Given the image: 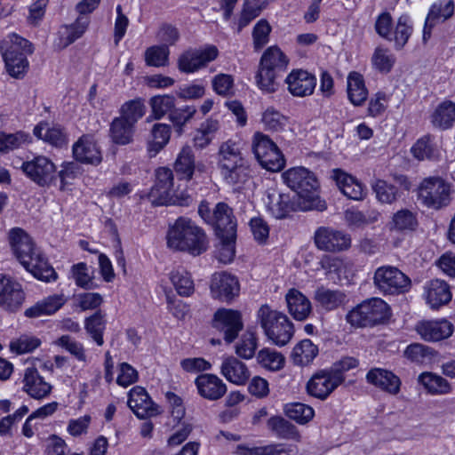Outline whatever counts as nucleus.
<instances>
[{
	"instance_id": "c9c22d12",
	"label": "nucleus",
	"mask_w": 455,
	"mask_h": 455,
	"mask_svg": "<svg viewBox=\"0 0 455 455\" xmlns=\"http://www.w3.org/2000/svg\"><path fill=\"white\" fill-rule=\"evenodd\" d=\"M418 383L431 395H445L452 392V385L443 376L424 371L418 376Z\"/></svg>"
},
{
	"instance_id": "774afa93",
	"label": "nucleus",
	"mask_w": 455,
	"mask_h": 455,
	"mask_svg": "<svg viewBox=\"0 0 455 455\" xmlns=\"http://www.w3.org/2000/svg\"><path fill=\"white\" fill-rule=\"evenodd\" d=\"M395 62L394 54L388 50L378 47L371 57V63L375 69L381 73H388Z\"/></svg>"
},
{
	"instance_id": "f3484780",
	"label": "nucleus",
	"mask_w": 455,
	"mask_h": 455,
	"mask_svg": "<svg viewBox=\"0 0 455 455\" xmlns=\"http://www.w3.org/2000/svg\"><path fill=\"white\" fill-rule=\"evenodd\" d=\"M416 332L427 342H438L450 338L454 325L445 318L421 320L415 325Z\"/></svg>"
},
{
	"instance_id": "13d9d810",
	"label": "nucleus",
	"mask_w": 455,
	"mask_h": 455,
	"mask_svg": "<svg viewBox=\"0 0 455 455\" xmlns=\"http://www.w3.org/2000/svg\"><path fill=\"white\" fill-rule=\"evenodd\" d=\"M266 5L267 3L263 0H244L237 23V30L241 31L252 20L258 17Z\"/></svg>"
},
{
	"instance_id": "e2e57ef3",
	"label": "nucleus",
	"mask_w": 455,
	"mask_h": 455,
	"mask_svg": "<svg viewBox=\"0 0 455 455\" xmlns=\"http://www.w3.org/2000/svg\"><path fill=\"white\" fill-rule=\"evenodd\" d=\"M41 343L42 342L38 338L23 334L12 339L9 347L12 353L22 355L33 352L41 345Z\"/></svg>"
},
{
	"instance_id": "5fc2aeb1",
	"label": "nucleus",
	"mask_w": 455,
	"mask_h": 455,
	"mask_svg": "<svg viewBox=\"0 0 455 455\" xmlns=\"http://www.w3.org/2000/svg\"><path fill=\"white\" fill-rule=\"evenodd\" d=\"M417 226L418 220L416 214L406 209L396 212L389 222L390 230L400 232L413 231Z\"/></svg>"
},
{
	"instance_id": "9d476101",
	"label": "nucleus",
	"mask_w": 455,
	"mask_h": 455,
	"mask_svg": "<svg viewBox=\"0 0 455 455\" xmlns=\"http://www.w3.org/2000/svg\"><path fill=\"white\" fill-rule=\"evenodd\" d=\"M252 148L260 165L270 171L278 172L285 164V159L277 145L269 136L256 132L253 136Z\"/></svg>"
},
{
	"instance_id": "603ef678",
	"label": "nucleus",
	"mask_w": 455,
	"mask_h": 455,
	"mask_svg": "<svg viewBox=\"0 0 455 455\" xmlns=\"http://www.w3.org/2000/svg\"><path fill=\"white\" fill-rule=\"evenodd\" d=\"M170 280L179 295L182 297H189L194 293V281L190 273L186 269L180 267L172 271L170 274Z\"/></svg>"
},
{
	"instance_id": "20e7f679",
	"label": "nucleus",
	"mask_w": 455,
	"mask_h": 455,
	"mask_svg": "<svg viewBox=\"0 0 455 455\" xmlns=\"http://www.w3.org/2000/svg\"><path fill=\"white\" fill-rule=\"evenodd\" d=\"M283 183L296 193L300 201L301 211L325 209L324 202L318 196L319 184L315 175L308 169L296 166L286 170L282 174Z\"/></svg>"
},
{
	"instance_id": "39448f33",
	"label": "nucleus",
	"mask_w": 455,
	"mask_h": 455,
	"mask_svg": "<svg viewBox=\"0 0 455 455\" xmlns=\"http://www.w3.org/2000/svg\"><path fill=\"white\" fill-rule=\"evenodd\" d=\"M0 47L6 72L16 79L24 77L29 67L28 55L34 51L32 44L27 39L12 34L3 40Z\"/></svg>"
},
{
	"instance_id": "79ce46f5",
	"label": "nucleus",
	"mask_w": 455,
	"mask_h": 455,
	"mask_svg": "<svg viewBox=\"0 0 455 455\" xmlns=\"http://www.w3.org/2000/svg\"><path fill=\"white\" fill-rule=\"evenodd\" d=\"M65 301L66 299L62 294L50 295L27 308L25 315L28 317H39L52 315L64 305Z\"/></svg>"
},
{
	"instance_id": "c756f323",
	"label": "nucleus",
	"mask_w": 455,
	"mask_h": 455,
	"mask_svg": "<svg viewBox=\"0 0 455 455\" xmlns=\"http://www.w3.org/2000/svg\"><path fill=\"white\" fill-rule=\"evenodd\" d=\"M284 299L289 314L296 321H305L311 314V301L299 290L295 288L289 289Z\"/></svg>"
},
{
	"instance_id": "f8f14e48",
	"label": "nucleus",
	"mask_w": 455,
	"mask_h": 455,
	"mask_svg": "<svg viewBox=\"0 0 455 455\" xmlns=\"http://www.w3.org/2000/svg\"><path fill=\"white\" fill-rule=\"evenodd\" d=\"M218 55V48L214 45L188 50L179 57V70L186 74L196 73L213 61Z\"/></svg>"
},
{
	"instance_id": "cd10ccee",
	"label": "nucleus",
	"mask_w": 455,
	"mask_h": 455,
	"mask_svg": "<svg viewBox=\"0 0 455 455\" xmlns=\"http://www.w3.org/2000/svg\"><path fill=\"white\" fill-rule=\"evenodd\" d=\"M300 201L295 202L288 194L271 193L267 195L266 207L275 219H284L292 212L301 211Z\"/></svg>"
},
{
	"instance_id": "e433bc0d",
	"label": "nucleus",
	"mask_w": 455,
	"mask_h": 455,
	"mask_svg": "<svg viewBox=\"0 0 455 455\" xmlns=\"http://www.w3.org/2000/svg\"><path fill=\"white\" fill-rule=\"evenodd\" d=\"M347 94L354 106H362L367 97L368 89L363 76L357 71H351L347 76Z\"/></svg>"
},
{
	"instance_id": "0eeeda50",
	"label": "nucleus",
	"mask_w": 455,
	"mask_h": 455,
	"mask_svg": "<svg viewBox=\"0 0 455 455\" xmlns=\"http://www.w3.org/2000/svg\"><path fill=\"white\" fill-rule=\"evenodd\" d=\"M452 185L441 176L423 179L417 189L420 204L434 211L449 206L452 200Z\"/></svg>"
},
{
	"instance_id": "a878e982",
	"label": "nucleus",
	"mask_w": 455,
	"mask_h": 455,
	"mask_svg": "<svg viewBox=\"0 0 455 455\" xmlns=\"http://www.w3.org/2000/svg\"><path fill=\"white\" fill-rule=\"evenodd\" d=\"M198 394L210 401L220 399L227 392V385L215 374L203 373L195 380Z\"/></svg>"
},
{
	"instance_id": "a18cd8bd",
	"label": "nucleus",
	"mask_w": 455,
	"mask_h": 455,
	"mask_svg": "<svg viewBox=\"0 0 455 455\" xmlns=\"http://www.w3.org/2000/svg\"><path fill=\"white\" fill-rule=\"evenodd\" d=\"M267 428L279 438L300 442L301 435L295 426L281 416H272L267 421Z\"/></svg>"
},
{
	"instance_id": "dca6fc26",
	"label": "nucleus",
	"mask_w": 455,
	"mask_h": 455,
	"mask_svg": "<svg viewBox=\"0 0 455 455\" xmlns=\"http://www.w3.org/2000/svg\"><path fill=\"white\" fill-rule=\"evenodd\" d=\"M314 241L317 249L324 251H341L351 245L348 235L328 227L318 228L315 232Z\"/></svg>"
},
{
	"instance_id": "2f4dec72",
	"label": "nucleus",
	"mask_w": 455,
	"mask_h": 455,
	"mask_svg": "<svg viewBox=\"0 0 455 455\" xmlns=\"http://www.w3.org/2000/svg\"><path fill=\"white\" fill-rule=\"evenodd\" d=\"M366 379L369 383L390 395H397L400 391L402 384L400 378L388 370L371 369L367 373Z\"/></svg>"
},
{
	"instance_id": "412c9836",
	"label": "nucleus",
	"mask_w": 455,
	"mask_h": 455,
	"mask_svg": "<svg viewBox=\"0 0 455 455\" xmlns=\"http://www.w3.org/2000/svg\"><path fill=\"white\" fill-rule=\"evenodd\" d=\"M128 406L140 419L155 417L160 413L159 407L151 400L142 387H133L128 394Z\"/></svg>"
},
{
	"instance_id": "c85d7f7f",
	"label": "nucleus",
	"mask_w": 455,
	"mask_h": 455,
	"mask_svg": "<svg viewBox=\"0 0 455 455\" xmlns=\"http://www.w3.org/2000/svg\"><path fill=\"white\" fill-rule=\"evenodd\" d=\"M22 390L34 399H43L52 391V386L44 380L35 367L24 371Z\"/></svg>"
},
{
	"instance_id": "6ab92c4d",
	"label": "nucleus",
	"mask_w": 455,
	"mask_h": 455,
	"mask_svg": "<svg viewBox=\"0 0 455 455\" xmlns=\"http://www.w3.org/2000/svg\"><path fill=\"white\" fill-rule=\"evenodd\" d=\"M287 91L297 98H304L314 93L316 86V77L307 70L292 69L284 80Z\"/></svg>"
},
{
	"instance_id": "4be33fe9",
	"label": "nucleus",
	"mask_w": 455,
	"mask_h": 455,
	"mask_svg": "<svg viewBox=\"0 0 455 455\" xmlns=\"http://www.w3.org/2000/svg\"><path fill=\"white\" fill-rule=\"evenodd\" d=\"M213 326L224 332L227 342H232L243 328L241 314L233 309L220 308L213 317Z\"/></svg>"
},
{
	"instance_id": "37998d69",
	"label": "nucleus",
	"mask_w": 455,
	"mask_h": 455,
	"mask_svg": "<svg viewBox=\"0 0 455 455\" xmlns=\"http://www.w3.org/2000/svg\"><path fill=\"white\" fill-rule=\"evenodd\" d=\"M171 132V126L167 124L157 123L153 125L147 143L150 156H156L169 143Z\"/></svg>"
},
{
	"instance_id": "b1692460",
	"label": "nucleus",
	"mask_w": 455,
	"mask_h": 455,
	"mask_svg": "<svg viewBox=\"0 0 455 455\" xmlns=\"http://www.w3.org/2000/svg\"><path fill=\"white\" fill-rule=\"evenodd\" d=\"M454 13L452 0H437L432 4L426 18L423 30V39L427 41L431 35V29L436 24L444 22Z\"/></svg>"
},
{
	"instance_id": "6e6552de",
	"label": "nucleus",
	"mask_w": 455,
	"mask_h": 455,
	"mask_svg": "<svg viewBox=\"0 0 455 455\" xmlns=\"http://www.w3.org/2000/svg\"><path fill=\"white\" fill-rule=\"evenodd\" d=\"M156 180L149 192V198L155 204L188 205L191 201L188 195L179 192L173 186V174L171 169L160 167L156 170Z\"/></svg>"
},
{
	"instance_id": "1a4fd4ad",
	"label": "nucleus",
	"mask_w": 455,
	"mask_h": 455,
	"mask_svg": "<svg viewBox=\"0 0 455 455\" xmlns=\"http://www.w3.org/2000/svg\"><path fill=\"white\" fill-rule=\"evenodd\" d=\"M389 315L388 305L379 298H372L352 308L346 319L352 326L367 327L385 322Z\"/></svg>"
},
{
	"instance_id": "4468645a",
	"label": "nucleus",
	"mask_w": 455,
	"mask_h": 455,
	"mask_svg": "<svg viewBox=\"0 0 455 455\" xmlns=\"http://www.w3.org/2000/svg\"><path fill=\"white\" fill-rule=\"evenodd\" d=\"M25 175L38 186H48L54 179L56 166L44 156H36L22 164Z\"/></svg>"
},
{
	"instance_id": "f257e3e1",
	"label": "nucleus",
	"mask_w": 455,
	"mask_h": 455,
	"mask_svg": "<svg viewBox=\"0 0 455 455\" xmlns=\"http://www.w3.org/2000/svg\"><path fill=\"white\" fill-rule=\"evenodd\" d=\"M9 241L16 259L35 278L44 283L57 280L58 275L55 269L23 229L19 228L11 229Z\"/></svg>"
},
{
	"instance_id": "8fccbe9b",
	"label": "nucleus",
	"mask_w": 455,
	"mask_h": 455,
	"mask_svg": "<svg viewBox=\"0 0 455 455\" xmlns=\"http://www.w3.org/2000/svg\"><path fill=\"white\" fill-rule=\"evenodd\" d=\"M175 98L170 94L156 95L150 98L151 113L148 120H160L175 108Z\"/></svg>"
},
{
	"instance_id": "a19ab883",
	"label": "nucleus",
	"mask_w": 455,
	"mask_h": 455,
	"mask_svg": "<svg viewBox=\"0 0 455 455\" xmlns=\"http://www.w3.org/2000/svg\"><path fill=\"white\" fill-rule=\"evenodd\" d=\"M260 124L265 131L283 132L290 124V117L275 107L269 106L261 113Z\"/></svg>"
},
{
	"instance_id": "6e6d98bb",
	"label": "nucleus",
	"mask_w": 455,
	"mask_h": 455,
	"mask_svg": "<svg viewBox=\"0 0 455 455\" xmlns=\"http://www.w3.org/2000/svg\"><path fill=\"white\" fill-rule=\"evenodd\" d=\"M218 129L219 123L217 121L207 120L203 123L194 135V147L197 149H204L208 147L213 140Z\"/></svg>"
},
{
	"instance_id": "052dcab7",
	"label": "nucleus",
	"mask_w": 455,
	"mask_h": 455,
	"mask_svg": "<svg viewBox=\"0 0 455 455\" xmlns=\"http://www.w3.org/2000/svg\"><path fill=\"white\" fill-rule=\"evenodd\" d=\"M285 415L300 425L309 422L315 415L314 409L301 403H288L284 407Z\"/></svg>"
},
{
	"instance_id": "9b49d317",
	"label": "nucleus",
	"mask_w": 455,
	"mask_h": 455,
	"mask_svg": "<svg viewBox=\"0 0 455 455\" xmlns=\"http://www.w3.org/2000/svg\"><path fill=\"white\" fill-rule=\"evenodd\" d=\"M374 283L383 292L394 294L409 291L411 283L397 267L383 266L376 270Z\"/></svg>"
},
{
	"instance_id": "7c9ffc66",
	"label": "nucleus",
	"mask_w": 455,
	"mask_h": 455,
	"mask_svg": "<svg viewBox=\"0 0 455 455\" xmlns=\"http://www.w3.org/2000/svg\"><path fill=\"white\" fill-rule=\"evenodd\" d=\"M221 375L230 383L243 386L250 379L247 365L235 356H225L220 365Z\"/></svg>"
},
{
	"instance_id": "680f3d73",
	"label": "nucleus",
	"mask_w": 455,
	"mask_h": 455,
	"mask_svg": "<svg viewBox=\"0 0 455 455\" xmlns=\"http://www.w3.org/2000/svg\"><path fill=\"white\" fill-rule=\"evenodd\" d=\"M412 33V26L410 18L406 15H402L396 23L390 41L395 42L396 49H402L407 43L409 37Z\"/></svg>"
},
{
	"instance_id": "bf43d9fd",
	"label": "nucleus",
	"mask_w": 455,
	"mask_h": 455,
	"mask_svg": "<svg viewBox=\"0 0 455 455\" xmlns=\"http://www.w3.org/2000/svg\"><path fill=\"white\" fill-rule=\"evenodd\" d=\"M278 73L267 68L259 64L258 72L255 76L257 87L264 93H273L277 91L278 84L276 78Z\"/></svg>"
},
{
	"instance_id": "7ed1b4c3",
	"label": "nucleus",
	"mask_w": 455,
	"mask_h": 455,
	"mask_svg": "<svg viewBox=\"0 0 455 455\" xmlns=\"http://www.w3.org/2000/svg\"><path fill=\"white\" fill-rule=\"evenodd\" d=\"M166 243L173 251L198 256L207 250L209 241L205 232L194 221L180 217L169 225Z\"/></svg>"
},
{
	"instance_id": "aec40b11",
	"label": "nucleus",
	"mask_w": 455,
	"mask_h": 455,
	"mask_svg": "<svg viewBox=\"0 0 455 455\" xmlns=\"http://www.w3.org/2000/svg\"><path fill=\"white\" fill-rule=\"evenodd\" d=\"M221 221L219 224L221 229L216 231V235L220 240L217 258L220 262L228 264L234 259L235 253L236 222L229 221L227 217Z\"/></svg>"
},
{
	"instance_id": "c03bdc74",
	"label": "nucleus",
	"mask_w": 455,
	"mask_h": 455,
	"mask_svg": "<svg viewBox=\"0 0 455 455\" xmlns=\"http://www.w3.org/2000/svg\"><path fill=\"white\" fill-rule=\"evenodd\" d=\"M413 157L419 161L432 160L439 156V147L435 138L429 135L419 138L411 148Z\"/></svg>"
},
{
	"instance_id": "0e129e2a",
	"label": "nucleus",
	"mask_w": 455,
	"mask_h": 455,
	"mask_svg": "<svg viewBox=\"0 0 455 455\" xmlns=\"http://www.w3.org/2000/svg\"><path fill=\"white\" fill-rule=\"evenodd\" d=\"M170 50L167 45H154L145 52V61L152 67H165L169 64Z\"/></svg>"
},
{
	"instance_id": "5701e85b",
	"label": "nucleus",
	"mask_w": 455,
	"mask_h": 455,
	"mask_svg": "<svg viewBox=\"0 0 455 455\" xmlns=\"http://www.w3.org/2000/svg\"><path fill=\"white\" fill-rule=\"evenodd\" d=\"M73 156L80 163L98 165L102 161V153L92 135H83L73 145Z\"/></svg>"
},
{
	"instance_id": "864d4df0",
	"label": "nucleus",
	"mask_w": 455,
	"mask_h": 455,
	"mask_svg": "<svg viewBox=\"0 0 455 455\" xmlns=\"http://www.w3.org/2000/svg\"><path fill=\"white\" fill-rule=\"evenodd\" d=\"M146 113V106L142 99L129 100L122 105L119 119L135 127L136 123L142 118Z\"/></svg>"
},
{
	"instance_id": "72a5a7b5",
	"label": "nucleus",
	"mask_w": 455,
	"mask_h": 455,
	"mask_svg": "<svg viewBox=\"0 0 455 455\" xmlns=\"http://www.w3.org/2000/svg\"><path fill=\"white\" fill-rule=\"evenodd\" d=\"M314 299L318 307L325 311H333L345 306L348 299L340 290H332L324 286L318 287L314 293Z\"/></svg>"
},
{
	"instance_id": "69168bd1",
	"label": "nucleus",
	"mask_w": 455,
	"mask_h": 455,
	"mask_svg": "<svg viewBox=\"0 0 455 455\" xmlns=\"http://www.w3.org/2000/svg\"><path fill=\"white\" fill-rule=\"evenodd\" d=\"M392 94L387 92L379 91L374 93L369 100L367 112L371 117L382 116L391 100Z\"/></svg>"
},
{
	"instance_id": "f03ea898",
	"label": "nucleus",
	"mask_w": 455,
	"mask_h": 455,
	"mask_svg": "<svg viewBox=\"0 0 455 455\" xmlns=\"http://www.w3.org/2000/svg\"><path fill=\"white\" fill-rule=\"evenodd\" d=\"M216 164L221 179L235 189L242 188L251 177L243 143L238 139L221 142L216 154Z\"/></svg>"
},
{
	"instance_id": "338daca9",
	"label": "nucleus",
	"mask_w": 455,
	"mask_h": 455,
	"mask_svg": "<svg viewBox=\"0 0 455 455\" xmlns=\"http://www.w3.org/2000/svg\"><path fill=\"white\" fill-rule=\"evenodd\" d=\"M85 329L92 336L97 345L101 346L104 343L103 331L105 329L104 315L100 312H97L85 321Z\"/></svg>"
},
{
	"instance_id": "3c124183",
	"label": "nucleus",
	"mask_w": 455,
	"mask_h": 455,
	"mask_svg": "<svg viewBox=\"0 0 455 455\" xmlns=\"http://www.w3.org/2000/svg\"><path fill=\"white\" fill-rule=\"evenodd\" d=\"M135 127L116 117L113 119L109 133L111 140L118 145H127L133 140Z\"/></svg>"
},
{
	"instance_id": "bb28decb",
	"label": "nucleus",
	"mask_w": 455,
	"mask_h": 455,
	"mask_svg": "<svg viewBox=\"0 0 455 455\" xmlns=\"http://www.w3.org/2000/svg\"><path fill=\"white\" fill-rule=\"evenodd\" d=\"M331 179L338 188L347 197L353 200L363 199L366 191L364 186L353 175L340 170L334 169L331 172Z\"/></svg>"
},
{
	"instance_id": "4d7b16f0",
	"label": "nucleus",
	"mask_w": 455,
	"mask_h": 455,
	"mask_svg": "<svg viewBox=\"0 0 455 455\" xmlns=\"http://www.w3.org/2000/svg\"><path fill=\"white\" fill-rule=\"evenodd\" d=\"M256 358L261 367L271 371L281 370L285 363L284 356L280 352L271 348L259 350Z\"/></svg>"
},
{
	"instance_id": "2eb2a0df",
	"label": "nucleus",
	"mask_w": 455,
	"mask_h": 455,
	"mask_svg": "<svg viewBox=\"0 0 455 455\" xmlns=\"http://www.w3.org/2000/svg\"><path fill=\"white\" fill-rule=\"evenodd\" d=\"M26 299L25 291L20 282L0 274V307L5 310H19Z\"/></svg>"
},
{
	"instance_id": "393cba45",
	"label": "nucleus",
	"mask_w": 455,
	"mask_h": 455,
	"mask_svg": "<svg viewBox=\"0 0 455 455\" xmlns=\"http://www.w3.org/2000/svg\"><path fill=\"white\" fill-rule=\"evenodd\" d=\"M423 297L431 308H439L451 299L449 284L441 279H433L424 284Z\"/></svg>"
},
{
	"instance_id": "ddd939ff",
	"label": "nucleus",
	"mask_w": 455,
	"mask_h": 455,
	"mask_svg": "<svg viewBox=\"0 0 455 455\" xmlns=\"http://www.w3.org/2000/svg\"><path fill=\"white\" fill-rule=\"evenodd\" d=\"M344 380L342 373L334 370H321L307 384V393L318 399H326Z\"/></svg>"
},
{
	"instance_id": "f704fd0d",
	"label": "nucleus",
	"mask_w": 455,
	"mask_h": 455,
	"mask_svg": "<svg viewBox=\"0 0 455 455\" xmlns=\"http://www.w3.org/2000/svg\"><path fill=\"white\" fill-rule=\"evenodd\" d=\"M324 275L334 283L347 281L350 274V265L343 259L323 256L319 262Z\"/></svg>"
},
{
	"instance_id": "ea45409f",
	"label": "nucleus",
	"mask_w": 455,
	"mask_h": 455,
	"mask_svg": "<svg viewBox=\"0 0 455 455\" xmlns=\"http://www.w3.org/2000/svg\"><path fill=\"white\" fill-rule=\"evenodd\" d=\"M198 213L207 223L215 228V231L221 229L219 224L227 217L229 221H235L232 215L231 209L224 203H219L212 212L208 203H201L198 207Z\"/></svg>"
},
{
	"instance_id": "de8ad7c7",
	"label": "nucleus",
	"mask_w": 455,
	"mask_h": 455,
	"mask_svg": "<svg viewBox=\"0 0 455 455\" xmlns=\"http://www.w3.org/2000/svg\"><path fill=\"white\" fill-rule=\"evenodd\" d=\"M318 353V347L310 339H305L295 345L291 356L294 364L306 366L314 361Z\"/></svg>"
},
{
	"instance_id": "423d86ee",
	"label": "nucleus",
	"mask_w": 455,
	"mask_h": 455,
	"mask_svg": "<svg viewBox=\"0 0 455 455\" xmlns=\"http://www.w3.org/2000/svg\"><path fill=\"white\" fill-rule=\"evenodd\" d=\"M256 316L265 335L276 346H285L293 337L294 325L283 312L264 304L257 311Z\"/></svg>"
},
{
	"instance_id": "a211bd4d",
	"label": "nucleus",
	"mask_w": 455,
	"mask_h": 455,
	"mask_svg": "<svg viewBox=\"0 0 455 455\" xmlns=\"http://www.w3.org/2000/svg\"><path fill=\"white\" fill-rule=\"evenodd\" d=\"M240 284L237 278L227 272L212 275L210 283V292L213 299L228 302L238 296Z\"/></svg>"
},
{
	"instance_id": "473e14b6",
	"label": "nucleus",
	"mask_w": 455,
	"mask_h": 455,
	"mask_svg": "<svg viewBox=\"0 0 455 455\" xmlns=\"http://www.w3.org/2000/svg\"><path fill=\"white\" fill-rule=\"evenodd\" d=\"M33 132L36 138L56 148L66 146L68 141L64 129L54 123L41 122L35 126Z\"/></svg>"
},
{
	"instance_id": "49530a36",
	"label": "nucleus",
	"mask_w": 455,
	"mask_h": 455,
	"mask_svg": "<svg viewBox=\"0 0 455 455\" xmlns=\"http://www.w3.org/2000/svg\"><path fill=\"white\" fill-rule=\"evenodd\" d=\"M431 122L441 129L451 128L455 122V102L445 100L438 104L431 116Z\"/></svg>"
},
{
	"instance_id": "4c0bfd02",
	"label": "nucleus",
	"mask_w": 455,
	"mask_h": 455,
	"mask_svg": "<svg viewBox=\"0 0 455 455\" xmlns=\"http://www.w3.org/2000/svg\"><path fill=\"white\" fill-rule=\"evenodd\" d=\"M88 25L87 20L78 18L74 24L61 27L58 32V37L54 41V45L59 49L68 46L84 34Z\"/></svg>"
},
{
	"instance_id": "09e8293b",
	"label": "nucleus",
	"mask_w": 455,
	"mask_h": 455,
	"mask_svg": "<svg viewBox=\"0 0 455 455\" xmlns=\"http://www.w3.org/2000/svg\"><path fill=\"white\" fill-rule=\"evenodd\" d=\"M259 64L277 73L286 69L289 58L277 46L268 47L262 54Z\"/></svg>"
},
{
	"instance_id": "58836bf2",
	"label": "nucleus",
	"mask_w": 455,
	"mask_h": 455,
	"mask_svg": "<svg viewBox=\"0 0 455 455\" xmlns=\"http://www.w3.org/2000/svg\"><path fill=\"white\" fill-rule=\"evenodd\" d=\"M196 170L202 171L201 164L195 163V155L189 145H185L179 152L174 163V171L182 179H192Z\"/></svg>"
}]
</instances>
